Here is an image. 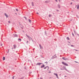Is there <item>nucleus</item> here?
<instances>
[{"instance_id":"f257e3e1","label":"nucleus","mask_w":79,"mask_h":79,"mask_svg":"<svg viewBox=\"0 0 79 79\" xmlns=\"http://www.w3.org/2000/svg\"><path fill=\"white\" fill-rule=\"evenodd\" d=\"M62 64H64L65 66H68V65L66 63L64 62H62Z\"/></svg>"},{"instance_id":"f03ea898","label":"nucleus","mask_w":79,"mask_h":79,"mask_svg":"<svg viewBox=\"0 0 79 79\" xmlns=\"http://www.w3.org/2000/svg\"><path fill=\"white\" fill-rule=\"evenodd\" d=\"M26 36L28 37V39L30 40H31V39H32V38L31 37H30L29 36H28V35H27V34L26 35Z\"/></svg>"},{"instance_id":"7ed1b4c3","label":"nucleus","mask_w":79,"mask_h":79,"mask_svg":"<svg viewBox=\"0 0 79 79\" xmlns=\"http://www.w3.org/2000/svg\"><path fill=\"white\" fill-rule=\"evenodd\" d=\"M66 69V67H63L60 69L61 70H63L64 69Z\"/></svg>"},{"instance_id":"20e7f679","label":"nucleus","mask_w":79,"mask_h":79,"mask_svg":"<svg viewBox=\"0 0 79 79\" xmlns=\"http://www.w3.org/2000/svg\"><path fill=\"white\" fill-rule=\"evenodd\" d=\"M76 7H77V10H79V4H77V6L76 5Z\"/></svg>"},{"instance_id":"39448f33","label":"nucleus","mask_w":79,"mask_h":79,"mask_svg":"<svg viewBox=\"0 0 79 79\" xmlns=\"http://www.w3.org/2000/svg\"><path fill=\"white\" fill-rule=\"evenodd\" d=\"M62 59L63 60H68L67 58L64 57H62Z\"/></svg>"},{"instance_id":"423d86ee","label":"nucleus","mask_w":79,"mask_h":79,"mask_svg":"<svg viewBox=\"0 0 79 79\" xmlns=\"http://www.w3.org/2000/svg\"><path fill=\"white\" fill-rule=\"evenodd\" d=\"M54 75H55L56 77H57V78L58 79V75L57 74V73H54Z\"/></svg>"},{"instance_id":"0eeeda50","label":"nucleus","mask_w":79,"mask_h":79,"mask_svg":"<svg viewBox=\"0 0 79 79\" xmlns=\"http://www.w3.org/2000/svg\"><path fill=\"white\" fill-rule=\"evenodd\" d=\"M5 15L6 17V18H8V15L6 14L5 13Z\"/></svg>"},{"instance_id":"6e6552de","label":"nucleus","mask_w":79,"mask_h":79,"mask_svg":"<svg viewBox=\"0 0 79 79\" xmlns=\"http://www.w3.org/2000/svg\"><path fill=\"white\" fill-rule=\"evenodd\" d=\"M42 63H38L36 64V65H40Z\"/></svg>"},{"instance_id":"1a4fd4ad","label":"nucleus","mask_w":79,"mask_h":79,"mask_svg":"<svg viewBox=\"0 0 79 79\" xmlns=\"http://www.w3.org/2000/svg\"><path fill=\"white\" fill-rule=\"evenodd\" d=\"M14 35L15 37H17L18 35H16V34H14Z\"/></svg>"},{"instance_id":"9d476101","label":"nucleus","mask_w":79,"mask_h":79,"mask_svg":"<svg viewBox=\"0 0 79 79\" xmlns=\"http://www.w3.org/2000/svg\"><path fill=\"white\" fill-rule=\"evenodd\" d=\"M14 48H16V45H14Z\"/></svg>"},{"instance_id":"9b49d317","label":"nucleus","mask_w":79,"mask_h":79,"mask_svg":"<svg viewBox=\"0 0 79 79\" xmlns=\"http://www.w3.org/2000/svg\"><path fill=\"white\" fill-rule=\"evenodd\" d=\"M40 48H41V49H42V48H42V46H41V45H40Z\"/></svg>"},{"instance_id":"f8f14e48","label":"nucleus","mask_w":79,"mask_h":79,"mask_svg":"<svg viewBox=\"0 0 79 79\" xmlns=\"http://www.w3.org/2000/svg\"><path fill=\"white\" fill-rule=\"evenodd\" d=\"M45 66V65H43L41 67V68H44Z\"/></svg>"},{"instance_id":"ddd939ff","label":"nucleus","mask_w":79,"mask_h":79,"mask_svg":"<svg viewBox=\"0 0 79 79\" xmlns=\"http://www.w3.org/2000/svg\"><path fill=\"white\" fill-rule=\"evenodd\" d=\"M5 60V57H3V60Z\"/></svg>"},{"instance_id":"4468645a","label":"nucleus","mask_w":79,"mask_h":79,"mask_svg":"<svg viewBox=\"0 0 79 79\" xmlns=\"http://www.w3.org/2000/svg\"><path fill=\"white\" fill-rule=\"evenodd\" d=\"M57 6H58V7H59V8H60V5L58 4Z\"/></svg>"},{"instance_id":"2eb2a0df","label":"nucleus","mask_w":79,"mask_h":79,"mask_svg":"<svg viewBox=\"0 0 79 79\" xmlns=\"http://www.w3.org/2000/svg\"><path fill=\"white\" fill-rule=\"evenodd\" d=\"M18 40H20V41H21V38H19L18 39Z\"/></svg>"},{"instance_id":"dca6fc26","label":"nucleus","mask_w":79,"mask_h":79,"mask_svg":"<svg viewBox=\"0 0 79 79\" xmlns=\"http://www.w3.org/2000/svg\"><path fill=\"white\" fill-rule=\"evenodd\" d=\"M48 68V69L49 68H48V67L47 66L46 67H44V69H46V68Z\"/></svg>"},{"instance_id":"f3484780","label":"nucleus","mask_w":79,"mask_h":79,"mask_svg":"<svg viewBox=\"0 0 79 79\" xmlns=\"http://www.w3.org/2000/svg\"><path fill=\"white\" fill-rule=\"evenodd\" d=\"M29 22H30V23H31V20L30 19H29Z\"/></svg>"},{"instance_id":"a211bd4d","label":"nucleus","mask_w":79,"mask_h":79,"mask_svg":"<svg viewBox=\"0 0 79 79\" xmlns=\"http://www.w3.org/2000/svg\"><path fill=\"white\" fill-rule=\"evenodd\" d=\"M67 40H69V37H67Z\"/></svg>"},{"instance_id":"6ab92c4d","label":"nucleus","mask_w":79,"mask_h":79,"mask_svg":"<svg viewBox=\"0 0 79 79\" xmlns=\"http://www.w3.org/2000/svg\"><path fill=\"white\" fill-rule=\"evenodd\" d=\"M32 5L33 6H34V3H33V2H32Z\"/></svg>"},{"instance_id":"aec40b11","label":"nucleus","mask_w":79,"mask_h":79,"mask_svg":"<svg viewBox=\"0 0 79 79\" xmlns=\"http://www.w3.org/2000/svg\"><path fill=\"white\" fill-rule=\"evenodd\" d=\"M51 16H52V15H49V17H51Z\"/></svg>"},{"instance_id":"412c9836","label":"nucleus","mask_w":79,"mask_h":79,"mask_svg":"<svg viewBox=\"0 0 79 79\" xmlns=\"http://www.w3.org/2000/svg\"><path fill=\"white\" fill-rule=\"evenodd\" d=\"M16 11H18V9H16Z\"/></svg>"},{"instance_id":"4be33fe9","label":"nucleus","mask_w":79,"mask_h":79,"mask_svg":"<svg viewBox=\"0 0 79 79\" xmlns=\"http://www.w3.org/2000/svg\"><path fill=\"white\" fill-rule=\"evenodd\" d=\"M72 35H73V36H74V34H73V33H72Z\"/></svg>"},{"instance_id":"5701e85b","label":"nucleus","mask_w":79,"mask_h":79,"mask_svg":"<svg viewBox=\"0 0 79 79\" xmlns=\"http://www.w3.org/2000/svg\"><path fill=\"white\" fill-rule=\"evenodd\" d=\"M8 23H10V21H9L8 22Z\"/></svg>"},{"instance_id":"b1692460","label":"nucleus","mask_w":79,"mask_h":79,"mask_svg":"<svg viewBox=\"0 0 79 79\" xmlns=\"http://www.w3.org/2000/svg\"><path fill=\"white\" fill-rule=\"evenodd\" d=\"M72 4H73V3L72 2H71L70 3V5H72Z\"/></svg>"},{"instance_id":"393cba45","label":"nucleus","mask_w":79,"mask_h":79,"mask_svg":"<svg viewBox=\"0 0 79 79\" xmlns=\"http://www.w3.org/2000/svg\"><path fill=\"white\" fill-rule=\"evenodd\" d=\"M71 47H74V46H73V45H71Z\"/></svg>"},{"instance_id":"a878e982","label":"nucleus","mask_w":79,"mask_h":79,"mask_svg":"<svg viewBox=\"0 0 79 79\" xmlns=\"http://www.w3.org/2000/svg\"><path fill=\"white\" fill-rule=\"evenodd\" d=\"M45 63H47V62H45Z\"/></svg>"},{"instance_id":"bb28decb","label":"nucleus","mask_w":79,"mask_h":79,"mask_svg":"<svg viewBox=\"0 0 79 79\" xmlns=\"http://www.w3.org/2000/svg\"><path fill=\"white\" fill-rule=\"evenodd\" d=\"M36 14H38V15H39V13H37V12L36 13Z\"/></svg>"},{"instance_id":"cd10ccee","label":"nucleus","mask_w":79,"mask_h":79,"mask_svg":"<svg viewBox=\"0 0 79 79\" xmlns=\"http://www.w3.org/2000/svg\"><path fill=\"white\" fill-rule=\"evenodd\" d=\"M56 0V2H58V1H57V0Z\"/></svg>"},{"instance_id":"c85d7f7f","label":"nucleus","mask_w":79,"mask_h":79,"mask_svg":"<svg viewBox=\"0 0 79 79\" xmlns=\"http://www.w3.org/2000/svg\"><path fill=\"white\" fill-rule=\"evenodd\" d=\"M24 18H25V19H26V17H24Z\"/></svg>"},{"instance_id":"c756f323","label":"nucleus","mask_w":79,"mask_h":79,"mask_svg":"<svg viewBox=\"0 0 79 79\" xmlns=\"http://www.w3.org/2000/svg\"><path fill=\"white\" fill-rule=\"evenodd\" d=\"M75 50L76 51H78V50H76V49H75Z\"/></svg>"},{"instance_id":"7c9ffc66","label":"nucleus","mask_w":79,"mask_h":79,"mask_svg":"<svg viewBox=\"0 0 79 79\" xmlns=\"http://www.w3.org/2000/svg\"><path fill=\"white\" fill-rule=\"evenodd\" d=\"M1 46H2V44H1Z\"/></svg>"},{"instance_id":"2f4dec72","label":"nucleus","mask_w":79,"mask_h":79,"mask_svg":"<svg viewBox=\"0 0 79 79\" xmlns=\"http://www.w3.org/2000/svg\"><path fill=\"white\" fill-rule=\"evenodd\" d=\"M12 78L13 79H14V77H13Z\"/></svg>"},{"instance_id":"473e14b6","label":"nucleus","mask_w":79,"mask_h":79,"mask_svg":"<svg viewBox=\"0 0 79 79\" xmlns=\"http://www.w3.org/2000/svg\"><path fill=\"white\" fill-rule=\"evenodd\" d=\"M51 73V72H48V73Z\"/></svg>"},{"instance_id":"72a5a7b5","label":"nucleus","mask_w":79,"mask_h":79,"mask_svg":"<svg viewBox=\"0 0 79 79\" xmlns=\"http://www.w3.org/2000/svg\"><path fill=\"white\" fill-rule=\"evenodd\" d=\"M27 43H28V41H27Z\"/></svg>"},{"instance_id":"f704fd0d","label":"nucleus","mask_w":79,"mask_h":79,"mask_svg":"<svg viewBox=\"0 0 79 79\" xmlns=\"http://www.w3.org/2000/svg\"><path fill=\"white\" fill-rule=\"evenodd\" d=\"M40 79H43L42 78H41Z\"/></svg>"},{"instance_id":"c9c22d12","label":"nucleus","mask_w":79,"mask_h":79,"mask_svg":"<svg viewBox=\"0 0 79 79\" xmlns=\"http://www.w3.org/2000/svg\"><path fill=\"white\" fill-rule=\"evenodd\" d=\"M75 63H77V62H76V61H75Z\"/></svg>"},{"instance_id":"e433bc0d","label":"nucleus","mask_w":79,"mask_h":79,"mask_svg":"<svg viewBox=\"0 0 79 79\" xmlns=\"http://www.w3.org/2000/svg\"><path fill=\"white\" fill-rule=\"evenodd\" d=\"M57 11H58V10H57Z\"/></svg>"},{"instance_id":"4c0bfd02","label":"nucleus","mask_w":79,"mask_h":79,"mask_svg":"<svg viewBox=\"0 0 79 79\" xmlns=\"http://www.w3.org/2000/svg\"><path fill=\"white\" fill-rule=\"evenodd\" d=\"M64 77H66V76H64Z\"/></svg>"},{"instance_id":"58836bf2","label":"nucleus","mask_w":79,"mask_h":79,"mask_svg":"<svg viewBox=\"0 0 79 79\" xmlns=\"http://www.w3.org/2000/svg\"><path fill=\"white\" fill-rule=\"evenodd\" d=\"M15 14H16V15H17V14L16 13H15Z\"/></svg>"},{"instance_id":"ea45409f","label":"nucleus","mask_w":79,"mask_h":79,"mask_svg":"<svg viewBox=\"0 0 79 79\" xmlns=\"http://www.w3.org/2000/svg\"><path fill=\"white\" fill-rule=\"evenodd\" d=\"M72 0V1H73V0Z\"/></svg>"},{"instance_id":"a19ab883","label":"nucleus","mask_w":79,"mask_h":79,"mask_svg":"<svg viewBox=\"0 0 79 79\" xmlns=\"http://www.w3.org/2000/svg\"><path fill=\"white\" fill-rule=\"evenodd\" d=\"M46 3H48V2H47Z\"/></svg>"},{"instance_id":"79ce46f5","label":"nucleus","mask_w":79,"mask_h":79,"mask_svg":"<svg viewBox=\"0 0 79 79\" xmlns=\"http://www.w3.org/2000/svg\"><path fill=\"white\" fill-rule=\"evenodd\" d=\"M59 0V1H60V0Z\"/></svg>"}]
</instances>
